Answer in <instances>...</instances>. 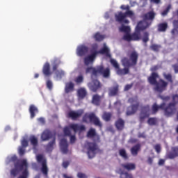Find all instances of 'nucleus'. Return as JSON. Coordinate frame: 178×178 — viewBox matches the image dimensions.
Returning a JSON list of instances; mask_svg holds the SVG:
<instances>
[{"mask_svg":"<svg viewBox=\"0 0 178 178\" xmlns=\"http://www.w3.org/2000/svg\"><path fill=\"white\" fill-rule=\"evenodd\" d=\"M163 77L165 79H160L158 81L157 79H159V74L157 72H152L151 75L147 78V80L151 84V86H155L154 90L157 91V92H163V91H166V88H168V86L170 84H173V75L170 73H163Z\"/></svg>","mask_w":178,"mask_h":178,"instance_id":"nucleus-1","label":"nucleus"},{"mask_svg":"<svg viewBox=\"0 0 178 178\" xmlns=\"http://www.w3.org/2000/svg\"><path fill=\"white\" fill-rule=\"evenodd\" d=\"M88 138H93L94 142L88 143V156L90 159L95 156L96 151H98V145L97 143H101V136L97 134V131L94 128H90L87 132Z\"/></svg>","mask_w":178,"mask_h":178,"instance_id":"nucleus-2","label":"nucleus"},{"mask_svg":"<svg viewBox=\"0 0 178 178\" xmlns=\"http://www.w3.org/2000/svg\"><path fill=\"white\" fill-rule=\"evenodd\" d=\"M29 163H27V160L22 159L17 160L14 163V168L11 169L10 175L13 177L19 176L20 172H22V175H19L18 178H27L29 177Z\"/></svg>","mask_w":178,"mask_h":178,"instance_id":"nucleus-3","label":"nucleus"},{"mask_svg":"<svg viewBox=\"0 0 178 178\" xmlns=\"http://www.w3.org/2000/svg\"><path fill=\"white\" fill-rule=\"evenodd\" d=\"M86 74L92 73V76L97 77L98 74H101L104 79H109L111 77V68L104 67V65L97 66L96 68L88 67L86 70Z\"/></svg>","mask_w":178,"mask_h":178,"instance_id":"nucleus-4","label":"nucleus"},{"mask_svg":"<svg viewBox=\"0 0 178 178\" xmlns=\"http://www.w3.org/2000/svg\"><path fill=\"white\" fill-rule=\"evenodd\" d=\"M122 65L124 67H127L130 70V67H136L138 63V52L133 51L128 54V57H124L121 60Z\"/></svg>","mask_w":178,"mask_h":178,"instance_id":"nucleus-5","label":"nucleus"},{"mask_svg":"<svg viewBox=\"0 0 178 178\" xmlns=\"http://www.w3.org/2000/svg\"><path fill=\"white\" fill-rule=\"evenodd\" d=\"M161 99H162L163 102L158 105L156 103H154L152 106V115H156V113H158V111L161 109V111H163L164 115L166 118H172V115L170 113H169L168 111H166V108H168L166 102H169L170 101V96H160Z\"/></svg>","mask_w":178,"mask_h":178,"instance_id":"nucleus-6","label":"nucleus"},{"mask_svg":"<svg viewBox=\"0 0 178 178\" xmlns=\"http://www.w3.org/2000/svg\"><path fill=\"white\" fill-rule=\"evenodd\" d=\"M128 102L131 104V105L127 107L126 115L127 116H131V115L136 114L137 111H138V108H140V102L137 97L129 98Z\"/></svg>","mask_w":178,"mask_h":178,"instance_id":"nucleus-7","label":"nucleus"},{"mask_svg":"<svg viewBox=\"0 0 178 178\" xmlns=\"http://www.w3.org/2000/svg\"><path fill=\"white\" fill-rule=\"evenodd\" d=\"M82 120L83 123H93L95 126H97L98 127H102V123H101V120L99 118L95 115L94 113H86L83 116Z\"/></svg>","mask_w":178,"mask_h":178,"instance_id":"nucleus-8","label":"nucleus"},{"mask_svg":"<svg viewBox=\"0 0 178 178\" xmlns=\"http://www.w3.org/2000/svg\"><path fill=\"white\" fill-rule=\"evenodd\" d=\"M71 130H73L75 133L77 131H84L86 130V126L84 125H79L78 124H71L69 127H65L63 129V133L65 136H72Z\"/></svg>","mask_w":178,"mask_h":178,"instance_id":"nucleus-9","label":"nucleus"},{"mask_svg":"<svg viewBox=\"0 0 178 178\" xmlns=\"http://www.w3.org/2000/svg\"><path fill=\"white\" fill-rule=\"evenodd\" d=\"M172 102L167 104L166 112L168 111V113L171 115V117L176 113L177 108L176 105L178 104V94H173L171 96Z\"/></svg>","mask_w":178,"mask_h":178,"instance_id":"nucleus-10","label":"nucleus"},{"mask_svg":"<svg viewBox=\"0 0 178 178\" xmlns=\"http://www.w3.org/2000/svg\"><path fill=\"white\" fill-rule=\"evenodd\" d=\"M110 62L113 66V67L116 70V73L118 74V76H124L126 74H129L130 73V70L129 68L124 67L123 69L120 68V65H119V63H118V61L115 59H111Z\"/></svg>","mask_w":178,"mask_h":178,"instance_id":"nucleus-11","label":"nucleus"},{"mask_svg":"<svg viewBox=\"0 0 178 178\" xmlns=\"http://www.w3.org/2000/svg\"><path fill=\"white\" fill-rule=\"evenodd\" d=\"M36 160L38 163H41L42 165L40 170L42 175H44V176H48L49 169L48 165H47V159H45L42 154H38L36 156Z\"/></svg>","mask_w":178,"mask_h":178,"instance_id":"nucleus-12","label":"nucleus"},{"mask_svg":"<svg viewBox=\"0 0 178 178\" xmlns=\"http://www.w3.org/2000/svg\"><path fill=\"white\" fill-rule=\"evenodd\" d=\"M151 111V107H149V105H146L142 107V111L140 113L139 116V122L140 123H143L144 120L147 119V118H149V112Z\"/></svg>","mask_w":178,"mask_h":178,"instance_id":"nucleus-13","label":"nucleus"},{"mask_svg":"<svg viewBox=\"0 0 178 178\" xmlns=\"http://www.w3.org/2000/svg\"><path fill=\"white\" fill-rule=\"evenodd\" d=\"M88 87L92 92H97L98 90L102 88V84L98 79H93L91 82L88 83Z\"/></svg>","mask_w":178,"mask_h":178,"instance_id":"nucleus-14","label":"nucleus"},{"mask_svg":"<svg viewBox=\"0 0 178 178\" xmlns=\"http://www.w3.org/2000/svg\"><path fill=\"white\" fill-rule=\"evenodd\" d=\"M115 19L118 23H124V24H129V23H130V22L126 19L124 13L122 11L115 14Z\"/></svg>","mask_w":178,"mask_h":178,"instance_id":"nucleus-15","label":"nucleus"},{"mask_svg":"<svg viewBox=\"0 0 178 178\" xmlns=\"http://www.w3.org/2000/svg\"><path fill=\"white\" fill-rule=\"evenodd\" d=\"M151 22L147 21L143 19V20L140 21L136 27V29L139 31H144V30H147L149 26H151Z\"/></svg>","mask_w":178,"mask_h":178,"instance_id":"nucleus-16","label":"nucleus"},{"mask_svg":"<svg viewBox=\"0 0 178 178\" xmlns=\"http://www.w3.org/2000/svg\"><path fill=\"white\" fill-rule=\"evenodd\" d=\"M91 52L92 54L84 58V63L86 66H88L90 63H92V62L95 60V58H97V55H98L97 51H92V50H91Z\"/></svg>","mask_w":178,"mask_h":178,"instance_id":"nucleus-17","label":"nucleus"},{"mask_svg":"<svg viewBox=\"0 0 178 178\" xmlns=\"http://www.w3.org/2000/svg\"><path fill=\"white\" fill-rule=\"evenodd\" d=\"M84 113V110L80 109L77 111H70L68 113L69 118H71L72 120H77L79 118H81Z\"/></svg>","mask_w":178,"mask_h":178,"instance_id":"nucleus-18","label":"nucleus"},{"mask_svg":"<svg viewBox=\"0 0 178 178\" xmlns=\"http://www.w3.org/2000/svg\"><path fill=\"white\" fill-rule=\"evenodd\" d=\"M55 136L52 134V132L48 129L44 130L41 135L42 141H48L49 138H54Z\"/></svg>","mask_w":178,"mask_h":178,"instance_id":"nucleus-19","label":"nucleus"},{"mask_svg":"<svg viewBox=\"0 0 178 178\" xmlns=\"http://www.w3.org/2000/svg\"><path fill=\"white\" fill-rule=\"evenodd\" d=\"M155 16H156V13H155V12L149 11L143 15V19L147 22H151V24H152V22H154Z\"/></svg>","mask_w":178,"mask_h":178,"instance_id":"nucleus-20","label":"nucleus"},{"mask_svg":"<svg viewBox=\"0 0 178 178\" xmlns=\"http://www.w3.org/2000/svg\"><path fill=\"white\" fill-rule=\"evenodd\" d=\"M126 122L124 121L122 118H118L115 122V126L116 129L118 131H122V130L124 129V125Z\"/></svg>","mask_w":178,"mask_h":178,"instance_id":"nucleus-21","label":"nucleus"},{"mask_svg":"<svg viewBox=\"0 0 178 178\" xmlns=\"http://www.w3.org/2000/svg\"><path fill=\"white\" fill-rule=\"evenodd\" d=\"M60 147L63 154H66L69 151V145L67 144V140L63 138L60 140Z\"/></svg>","mask_w":178,"mask_h":178,"instance_id":"nucleus-22","label":"nucleus"},{"mask_svg":"<svg viewBox=\"0 0 178 178\" xmlns=\"http://www.w3.org/2000/svg\"><path fill=\"white\" fill-rule=\"evenodd\" d=\"M171 151L168 153L167 156L169 159H175V158H177L178 156V146L172 147L171 148Z\"/></svg>","mask_w":178,"mask_h":178,"instance_id":"nucleus-23","label":"nucleus"},{"mask_svg":"<svg viewBox=\"0 0 178 178\" xmlns=\"http://www.w3.org/2000/svg\"><path fill=\"white\" fill-rule=\"evenodd\" d=\"M122 169H125L128 172H131V170H136V164L134 163H125L121 164Z\"/></svg>","mask_w":178,"mask_h":178,"instance_id":"nucleus-24","label":"nucleus"},{"mask_svg":"<svg viewBox=\"0 0 178 178\" xmlns=\"http://www.w3.org/2000/svg\"><path fill=\"white\" fill-rule=\"evenodd\" d=\"M119 93V85L116 84L108 88V95L110 97H115Z\"/></svg>","mask_w":178,"mask_h":178,"instance_id":"nucleus-25","label":"nucleus"},{"mask_svg":"<svg viewBox=\"0 0 178 178\" xmlns=\"http://www.w3.org/2000/svg\"><path fill=\"white\" fill-rule=\"evenodd\" d=\"M118 173H119L120 178H134L131 173L124 171L123 168H119Z\"/></svg>","mask_w":178,"mask_h":178,"instance_id":"nucleus-26","label":"nucleus"},{"mask_svg":"<svg viewBox=\"0 0 178 178\" xmlns=\"http://www.w3.org/2000/svg\"><path fill=\"white\" fill-rule=\"evenodd\" d=\"M101 98L102 97L98 94L93 95L91 103L96 106H99L101 105Z\"/></svg>","mask_w":178,"mask_h":178,"instance_id":"nucleus-27","label":"nucleus"},{"mask_svg":"<svg viewBox=\"0 0 178 178\" xmlns=\"http://www.w3.org/2000/svg\"><path fill=\"white\" fill-rule=\"evenodd\" d=\"M42 73L47 77L48 76H51V74H52L51 72V65H49V63H44L42 68Z\"/></svg>","mask_w":178,"mask_h":178,"instance_id":"nucleus-28","label":"nucleus"},{"mask_svg":"<svg viewBox=\"0 0 178 178\" xmlns=\"http://www.w3.org/2000/svg\"><path fill=\"white\" fill-rule=\"evenodd\" d=\"M87 52H88V47L86 46L79 47L76 51L78 56H84Z\"/></svg>","mask_w":178,"mask_h":178,"instance_id":"nucleus-29","label":"nucleus"},{"mask_svg":"<svg viewBox=\"0 0 178 178\" xmlns=\"http://www.w3.org/2000/svg\"><path fill=\"white\" fill-rule=\"evenodd\" d=\"M140 149H141V145L140 143L135 145L131 148V155H133L134 156H137V155H138V152L140 151Z\"/></svg>","mask_w":178,"mask_h":178,"instance_id":"nucleus-30","label":"nucleus"},{"mask_svg":"<svg viewBox=\"0 0 178 178\" xmlns=\"http://www.w3.org/2000/svg\"><path fill=\"white\" fill-rule=\"evenodd\" d=\"M56 142V138L54 136L51 141L49 142V143L46 145V151L47 152H52L54 150V145H55Z\"/></svg>","mask_w":178,"mask_h":178,"instance_id":"nucleus-31","label":"nucleus"},{"mask_svg":"<svg viewBox=\"0 0 178 178\" xmlns=\"http://www.w3.org/2000/svg\"><path fill=\"white\" fill-rule=\"evenodd\" d=\"M168 22H162L157 25V30L159 33H165L168 30Z\"/></svg>","mask_w":178,"mask_h":178,"instance_id":"nucleus-32","label":"nucleus"},{"mask_svg":"<svg viewBox=\"0 0 178 178\" xmlns=\"http://www.w3.org/2000/svg\"><path fill=\"white\" fill-rule=\"evenodd\" d=\"M74 90V83L72 82H69L65 84V94H69Z\"/></svg>","mask_w":178,"mask_h":178,"instance_id":"nucleus-33","label":"nucleus"},{"mask_svg":"<svg viewBox=\"0 0 178 178\" xmlns=\"http://www.w3.org/2000/svg\"><path fill=\"white\" fill-rule=\"evenodd\" d=\"M140 32L136 29L135 32L131 35L132 41H140L141 40V33Z\"/></svg>","mask_w":178,"mask_h":178,"instance_id":"nucleus-34","label":"nucleus"},{"mask_svg":"<svg viewBox=\"0 0 178 178\" xmlns=\"http://www.w3.org/2000/svg\"><path fill=\"white\" fill-rule=\"evenodd\" d=\"M29 112L31 113V119H33L35 117V113H38V108L32 104L30 106Z\"/></svg>","mask_w":178,"mask_h":178,"instance_id":"nucleus-35","label":"nucleus"},{"mask_svg":"<svg viewBox=\"0 0 178 178\" xmlns=\"http://www.w3.org/2000/svg\"><path fill=\"white\" fill-rule=\"evenodd\" d=\"M119 155L120 156H122L123 159H125V161L129 159V154H127V152L124 148H122L119 149Z\"/></svg>","mask_w":178,"mask_h":178,"instance_id":"nucleus-36","label":"nucleus"},{"mask_svg":"<svg viewBox=\"0 0 178 178\" xmlns=\"http://www.w3.org/2000/svg\"><path fill=\"white\" fill-rule=\"evenodd\" d=\"M102 119L105 122H110L111 119H112V113L104 112L102 115Z\"/></svg>","mask_w":178,"mask_h":178,"instance_id":"nucleus-37","label":"nucleus"},{"mask_svg":"<svg viewBox=\"0 0 178 178\" xmlns=\"http://www.w3.org/2000/svg\"><path fill=\"white\" fill-rule=\"evenodd\" d=\"M147 124L149 126H156L158 124V118H149L147 120Z\"/></svg>","mask_w":178,"mask_h":178,"instance_id":"nucleus-38","label":"nucleus"},{"mask_svg":"<svg viewBox=\"0 0 178 178\" xmlns=\"http://www.w3.org/2000/svg\"><path fill=\"white\" fill-rule=\"evenodd\" d=\"M78 95L79 98H86V96L87 95V90L83 88H80L78 90Z\"/></svg>","mask_w":178,"mask_h":178,"instance_id":"nucleus-39","label":"nucleus"},{"mask_svg":"<svg viewBox=\"0 0 178 178\" xmlns=\"http://www.w3.org/2000/svg\"><path fill=\"white\" fill-rule=\"evenodd\" d=\"M29 141H31V144L33 147H37L38 145V139L34 136L30 137Z\"/></svg>","mask_w":178,"mask_h":178,"instance_id":"nucleus-40","label":"nucleus"},{"mask_svg":"<svg viewBox=\"0 0 178 178\" xmlns=\"http://www.w3.org/2000/svg\"><path fill=\"white\" fill-rule=\"evenodd\" d=\"M93 38H95V41H97L99 42L101 41H103L105 37H104V35H101V33L97 32L95 34Z\"/></svg>","mask_w":178,"mask_h":178,"instance_id":"nucleus-41","label":"nucleus"},{"mask_svg":"<svg viewBox=\"0 0 178 178\" xmlns=\"http://www.w3.org/2000/svg\"><path fill=\"white\" fill-rule=\"evenodd\" d=\"M120 31H121L122 33H130V26H126L124 25L121 26V27H120Z\"/></svg>","mask_w":178,"mask_h":178,"instance_id":"nucleus-42","label":"nucleus"},{"mask_svg":"<svg viewBox=\"0 0 178 178\" xmlns=\"http://www.w3.org/2000/svg\"><path fill=\"white\" fill-rule=\"evenodd\" d=\"M142 40L145 44L149 41V33H148V32L143 33Z\"/></svg>","mask_w":178,"mask_h":178,"instance_id":"nucleus-43","label":"nucleus"},{"mask_svg":"<svg viewBox=\"0 0 178 178\" xmlns=\"http://www.w3.org/2000/svg\"><path fill=\"white\" fill-rule=\"evenodd\" d=\"M56 75L57 79H59L60 80L62 77L65 76V72L63 70H56Z\"/></svg>","mask_w":178,"mask_h":178,"instance_id":"nucleus-44","label":"nucleus"},{"mask_svg":"<svg viewBox=\"0 0 178 178\" xmlns=\"http://www.w3.org/2000/svg\"><path fill=\"white\" fill-rule=\"evenodd\" d=\"M171 8H172V6L168 5L167 8L164 10H163V12L161 13V16L163 17L168 16V13L170 12Z\"/></svg>","mask_w":178,"mask_h":178,"instance_id":"nucleus-45","label":"nucleus"},{"mask_svg":"<svg viewBox=\"0 0 178 178\" xmlns=\"http://www.w3.org/2000/svg\"><path fill=\"white\" fill-rule=\"evenodd\" d=\"M74 81L76 84H81V83L84 81V76H83V75H79L74 79Z\"/></svg>","mask_w":178,"mask_h":178,"instance_id":"nucleus-46","label":"nucleus"},{"mask_svg":"<svg viewBox=\"0 0 178 178\" xmlns=\"http://www.w3.org/2000/svg\"><path fill=\"white\" fill-rule=\"evenodd\" d=\"M122 40H124V41H127V42H130L131 41H132L131 35H130V33H129L124 34V36L122 37Z\"/></svg>","mask_w":178,"mask_h":178,"instance_id":"nucleus-47","label":"nucleus"},{"mask_svg":"<svg viewBox=\"0 0 178 178\" xmlns=\"http://www.w3.org/2000/svg\"><path fill=\"white\" fill-rule=\"evenodd\" d=\"M160 48H161V45H158L155 44H153L150 46V49H152V51H154V52H158Z\"/></svg>","mask_w":178,"mask_h":178,"instance_id":"nucleus-48","label":"nucleus"},{"mask_svg":"<svg viewBox=\"0 0 178 178\" xmlns=\"http://www.w3.org/2000/svg\"><path fill=\"white\" fill-rule=\"evenodd\" d=\"M98 54H102V55L104 54H109V49H108V47H104V48H102L101 50H99V51H97Z\"/></svg>","mask_w":178,"mask_h":178,"instance_id":"nucleus-49","label":"nucleus"},{"mask_svg":"<svg viewBox=\"0 0 178 178\" xmlns=\"http://www.w3.org/2000/svg\"><path fill=\"white\" fill-rule=\"evenodd\" d=\"M46 86L48 90H52V87H54V84L52 83V81L47 80L46 82Z\"/></svg>","mask_w":178,"mask_h":178,"instance_id":"nucleus-50","label":"nucleus"},{"mask_svg":"<svg viewBox=\"0 0 178 178\" xmlns=\"http://www.w3.org/2000/svg\"><path fill=\"white\" fill-rule=\"evenodd\" d=\"M21 144L23 148H27V147H29V141L26 140V138H24L21 141Z\"/></svg>","mask_w":178,"mask_h":178,"instance_id":"nucleus-51","label":"nucleus"},{"mask_svg":"<svg viewBox=\"0 0 178 178\" xmlns=\"http://www.w3.org/2000/svg\"><path fill=\"white\" fill-rule=\"evenodd\" d=\"M154 149L157 154H161V151H162V147H161L160 144H156L154 146Z\"/></svg>","mask_w":178,"mask_h":178,"instance_id":"nucleus-52","label":"nucleus"},{"mask_svg":"<svg viewBox=\"0 0 178 178\" xmlns=\"http://www.w3.org/2000/svg\"><path fill=\"white\" fill-rule=\"evenodd\" d=\"M124 14L125 15V17H127V16H129V17H131V16H134V13H133V11L130 10H127V11L124 13Z\"/></svg>","mask_w":178,"mask_h":178,"instance_id":"nucleus-53","label":"nucleus"},{"mask_svg":"<svg viewBox=\"0 0 178 178\" xmlns=\"http://www.w3.org/2000/svg\"><path fill=\"white\" fill-rule=\"evenodd\" d=\"M58 67H59V62L56 63V60H55L53 65V71L56 72V70H58Z\"/></svg>","mask_w":178,"mask_h":178,"instance_id":"nucleus-54","label":"nucleus"},{"mask_svg":"<svg viewBox=\"0 0 178 178\" xmlns=\"http://www.w3.org/2000/svg\"><path fill=\"white\" fill-rule=\"evenodd\" d=\"M26 152V149H24L23 147H19V154L21 156H23Z\"/></svg>","mask_w":178,"mask_h":178,"instance_id":"nucleus-55","label":"nucleus"},{"mask_svg":"<svg viewBox=\"0 0 178 178\" xmlns=\"http://www.w3.org/2000/svg\"><path fill=\"white\" fill-rule=\"evenodd\" d=\"M70 143H71V144H74V143H76V136L71 135V136H70Z\"/></svg>","mask_w":178,"mask_h":178,"instance_id":"nucleus-56","label":"nucleus"},{"mask_svg":"<svg viewBox=\"0 0 178 178\" xmlns=\"http://www.w3.org/2000/svg\"><path fill=\"white\" fill-rule=\"evenodd\" d=\"M120 9H122V10H130V6H129V5H127V6L122 5L120 6Z\"/></svg>","mask_w":178,"mask_h":178,"instance_id":"nucleus-57","label":"nucleus"},{"mask_svg":"<svg viewBox=\"0 0 178 178\" xmlns=\"http://www.w3.org/2000/svg\"><path fill=\"white\" fill-rule=\"evenodd\" d=\"M77 177H79V178H87L88 177H87L86 175L84 174V173L78 172V174H77Z\"/></svg>","mask_w":178,"mask_h":178,"instance_id":"nucleus-58","label":"nucleus"},{"mask_svg":"<svg viewBox=\"0 0 178 178\" xmlns=\"http://www.w3.org/2000/svg\"><path fill=\"white\" fill-rule=\"evenodd\" d=\"M70 164V163H69V161H63V168H64V169H67V167L69 166V165Z\"/></svg>","mask_w":178,"mask_h":178,"instance_id":"nucleus-59","label":"nucleus"},{"mask_svg":"<svg viewBox=\"0 0 178 178\" xmlns=\"http://www.w3.org/2000/svg\"><path fill=\"white\" fill-rule=\"evenodd\" d=\"M172 68H173V70L175 71V73L177 74L178 73V64L172 65Z\"/></svg>","mask_w":178,"mask_h":178,"instance_id":"nucleus-60","label":"nucleus"},{"mask_svg":"<svg viewBox=\"0 0 178 178\" xmlns=\"http://www.w3.org/2000/svg\"><path fill=\"white\" fill-rule=\"evenodd\" d=\"M159 69V67H158V65H154L151 67L150 70L151 72H154V73H155V72H156V70H158Z\"/></svg>","mask_w":178,"mask_h":178,"instance_id":"nucleus-61","label":"nucleus"},{"mask_svg":"<svg viewBox=\"0 0 178 178\" xmlns=\"http://www.w3.org/2000/svg\"><path fill=\"white\" fill-rule=\"evenodd\" d=\"M133 87V84H127L124 87V91H129Z\"/></svg>","mask_w":178,"mask_h":178,"instance_id":"nucleus-62","label":"nucleus"},{"mask_svg":"<svg viewBox=\"0 0 178 178\" xmlns=\"http://www.w3.org/2000/svg\"><path fill=\"white\" fill-rule=\"evenodd\" d=\"M147 162L149 165H152V163L154 162V158L148 157Z\"/></svg>","mask_w":178,"mask_h":178,"instance_id":"nucleus-63","label":"nucleus"},{"mask_svg":"<svg viewBox=\"0 0 178 178\" xmlns=\"http://www.w3.org/2000/svg\"><path fill=\"white\" fill-rule=\"evenodd\" d=\"M159 165H160V166H162L163 165H165V160H163V159H160L159 161Z\"/></svg>","mask_w":178,"mask_h":178,"instance_id":"nucleus-64","label":"nucleus"}]
</instances>
